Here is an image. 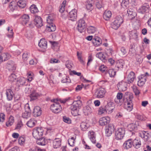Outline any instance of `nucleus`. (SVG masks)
<instances>
[{"mask_svg":"<svg viewBox=\"0 0 151 151\" xmlns=\"http://www.w3.org/2000/svg\"><path fill=\"white\" fill-rule=\"evenodd\" d=\"M81 105V102L79 100L74 101L73 104L71 106L70 109L71 110V112L74 116H76L78 114L79 107Z\"/></svg>","mask_w":151,"mask_h":151,"instance_id":"1","label":"nucleus"},{"mask_svg":"<svg viewBox=\"0 0 151 151\" xmlns=\"http://www.w3.org/2000/svg\"><path fill=\"white\" fill-rule=\"evenodd\" d=\"M59 100L57 99L53 100L54 103L50 106V109L55 113H58L60 112L62 109V107L58 102Z\"/></svg>","mask_w":151,"mask_h":151,"instance_id":"2","label":"nucleus"},{"mask_svg":"<svg viewBox=\"0 0 151 151\" xmlns=\"http://www.w3.org/2000/svg\"><path fill=\"white\" fill-rule=\"evenodd\" d=\"M123 20L121 16H117L114 19V21L111 23L112 27L115 29H117L123 23Z\"/></svg>","mask_w":151,"mask_h":151,"instance_id":"3","label":"nucleus"},{"mask_svg":"<svg viewBox=\"0 0 151 151\" xmlns=\"http://www.w3.org/2000/svg\"><path fill=\"white\" fill-rule=\"evenodd\" d=\"M77 28L81 33L84 32L86 28V25L85 21L83 19H80L77 23Z\"/></svg>","mask_w":151,"mask_h":151,"instance_id":"4","label":"nucleus"},{"mask_svg":"<svg viewBox=\"0 0 151 151\" xmlns=\"http://www.w3.org/2000/svg\"><path fill=\"white\" fill-rule=\"evenodd\" d=\"M125 133L124 129L120 128L115 132V137L117 140H120L122 139Z\"/></svg>","mask_w":151,"mask_h":151,"instance_id":"5","label":"nucleus"},{"mask_svg":"<svg viewBox=\"0 0 151 151\" xmlns=\"http://www.w3.org/2000/svg\"><path fill=\"white\" fill-rule=\"evenodd\" d=\"M106 92V91L104 88H100L96 90L94 96L97 98H102L104 96Z\"/></svg>","mask_w":151,"mask_h":151,"instance_id":"6","label":"nucleus"},{"mask_svg":"<svg viewBox=\"0 0 151 151\" xmlns=\"http://www.w3.org/2000/svg\"><path fill=\"white\" fill-rule=\"evenodd\" d=\"M43 130L41 127H38L37 129L34 130L32 135L35 139H39L41 137L43 134Z\"/></svg>","mask_w":151,"mask_h":151,"instance_id":"7","label":"nucleus"},{"mask_svg":"<svg viewBox=\"0 0 151 151\" xmlns=\"http://www.w3.org/2000/svg\"><path fill=\"white\" fill-rule=\"evenodd\" d=\"M24 108L25 112L22 113V116L24 118L27 119L30 117L31 111L29 104H26Z\"/></svg>","mask_w":151,"mask_h":151,"instance_id":"8","label":"nucleus"},{"mask_svg":"<svg viewBox=\"0 0 151 151\" xmlns=\"http://www.w3.org/2000/svg\"><path fill=\"white\" fill-rule=\"evenodd\" d=\"M127 83L123 81L119 82L117 85V87L120 91H126L127 89Z\"/></svg>","mask_w":151,"mask_h":151,"instance_id":"9","label":"nucleus"},{"mask_svg":"<svg viewBox=\"0 0 151 151\" xmlns=\"http://www.w3.org/2000/svg\"><path fill=\"white\" fill-rule=\"evenodd\" d=\"M114 104L113 102H108L105 107L106 113L108 114L112 113L114 108Z\"/></svg>","mask_w":151,"mask_h":151,"instance_id":"10","label":"nucleus"},{"mask_svg":"<svg viewBox=\"0 0 151 151\" xmlns=\"http://www.w3.org/2000/svg\"><path fill=\"white\" fill-rule=\"evenodd\" d=\"M77 11L76 9L72 10L69 13L68 17L69 19L72 21H75L77 17Z\"/></svg>","mask_w":151,"mask_h":151,"instance_id":"11","label":"nucleus"},{"mask_svg":"<svg viewBox=\"0 0 151 151\" xmlns=\"http://www.w3.org/2000/svg\"><path fill=\"white\" fill-rule=\"evenodd\" d=\"M6 67L9 70L14 72L16 69V66L13 61H9L6 64Z\"/></svg>","mask_w":151,"mask_h":151,"instance_id":"12","label":"nucleus"},{"mask_svg":"<svg viewBox=\"0 0 151 151\" xmlns=\"http://www.w3.org/2000/svg\"><path fill=\"white\" fill-rule=\"evenodd\" d=\"M110 120V117L108 116L101 118L99 121L100 124L102 126H105L109 123Z\"/></svg>","mask_w":151,"mask_h":151,"instance_id":"13","label":"nucleus"},{"mask_svg":"<svg viewBox=\"0 0 151 151\" xmlns=\"http://www.w3.org/2000/svg\"><path fill=\"white\" fill-rule=\"evenodd\" d=\"M21 23L23 25H26L29 22V17L28 15L24 14L20 18Z\"/></svg>","mask_w":151,"mask_h":151,"instance_id":"14","label":"nucleus"},{"mask_svg":"<svg viewBox=\"0 0 151 151\" xmlns=\"http://www.w3.org/2000/svg\"><path fill=\"white\" fill-rule=\"evenodd\" d=\"M34 22L36 26L38 28L43 26L42 19L40 16H35Z\"/></svg>","mask_w":151,"mask_h":151,"instance_id":"15","label":"nucleus"},{"mask_svg":"<svg viewBox=\"0 0 151 151\" xmlns=\"http://www.w3.org/2000/svg\"><path fill=\"white\" fill-rule=\"evenodd\" d=\"M135 78L136 77L133 71L130 72L127 75V77L128 83H132Z\"/></svg>","mask_w":151,"mask_h":151,"instance_id":"16","label":"nucleus"},{"mask_svg":"<svg viewBox=\"0 0 151 151\" xmlns=\"http://www.w3.org/2000/svg\"><path fill=\"white\" fill-rule=\"evenodd\" d=\"M33 113L35 117L40 116L42 114V111L39 106H36L34 109Z\"/></svg>","mask_w":151,"mask_h":151,"instance_id":"17","label":"nucleus"},{"mask_svg":"<svg viewBox=\"0 0 151 151\" xmlns=\"http://www.w3.org/2000/svg\"><path fill=\"white\" fill-rule=\"evenodd\" d=\"M6 94L7 99L8 101L12 100L14 96L13 91L10 89H7L6 90Z\"/></svg>","mask_w":151,"mask_h":151,"instance_id":"18","label":"nucleus"},{"mask_svg":"<svg viewBox=\"0 0 151 151\" xmlns=\"http://www.w3.org/2000/svg\"><path fill=\"white\" fill-rule=\"evenodd\" d=\"M114 130V127L112 125H109L106 129V136H110Z\"/></svg>","mask_w":151,"mask_h":151,"instance_id":"19","label":"nucleus"},{"mask_svg":"<svg viewBox=\"0 0 151 151\" xmlns=\"http://www.w3.org/2000/svg\"><path fill=\"white\" fill-rule=\"evenodd\" d=\"M139 135L142 138H144L145 140H147L150 136V134L147 132L145 131H141L139 133Z\"/></svg>","mask_w":151,"mask_h":151,"instance_id":"20","label":"nucleus"},{"mask_svg":"<svg viewBox=\"0 0 151 151\" xmlns=\"http://www.w3.org/2000/svg\"><path fill=\"white\" fill-rule=\"evenodd\" d=\"M133 145L131 139H129L126 141L123 144V148L126 149H128L131 148Z\"/></svg>","mask_w":151,"mask_h":151,"instance_id":"21","label":"nucleus"},{"mask_svg":"<svg viewBox=\"0 0 151 151\" xmlns=\"http://www.w3.org/2000/svg\"><path fill=\"white\" fill-rule=\"evenodd\" d=\"M124 64V62L121 59L117 61L115 66L116 69L118 70L119 69L123 68Z\"/></svg>","mask_w":151,"mask_h":151,"instance_id":"22","label":"nucleus"},{"mask_svg":"<svg viewBox=\"0 0 151 151\" xmlns=\"http://www.w3.org/2000/svg\"><path fill=\"white\" fill-rule=\"evenodd\" d=\"M139 80L137 85L139 86H141L145 84L146 81V77L142 75L139 77Z\"/></svg>","mask_w":151,"mask_h":151,"instance_id":"23","label":"nucleus"},{"mask_svg":"<svg viewBox=\"0 0 151 151\" xmlns=\"http://www.w3.org/2000/svg\"><path fill=\"white\" fill-rule=\"evenodd\" d=\"M61 139L59 138L55 139L53 142V147L55 148H57L59 147L61 145Z\"/></svg>","mask_w":151,"mask_h":151,"instance_id":"24","label":"nucleus"},{"mask_svg":"<svg viewBox=\"0 0 151 151\" xmlns=\"http://www.w3.org/2000/svg\"><path fill=\"white\" fill-rule=\"evenodd\" d=\"M47 42L44 39H41L38 43L39 46L43 49L47 48Z\"/></svg>","mask_w":151,"mask_h":151,"instance_id":"25","label":"nucleus"},{"mask_svg":"<svg viewBox=\"0 0 151 151\" xmlns=\"http://www.w3.org/2000/svg\"><path fill=\"white\" fill-rule=\"evenodd\" d=\"M132 144L134 147L137 149L140 148L141 144L140 139H136L132 142Z\"/></svg>","mask_w":151,"mask_h":151,"instance_id":"26","label":"nucleus"},{"mask_svg":"<svg viewBox=\"0 0 151 151\" xmlns=\"http://www.w3.org/2000/svg\"><path fill=\"white\" fill-rule=\"evenodd\" d=\"M133 104L132 101H127V104H125L124 106V108L128 111H130L133 109Z\"/></svg>","mask_w":151,"mask_h":151,"instance_id":"27","label":"nucleus"},{"mask_svg":"<svg viewBox=\"0 0 151 151\" xmlns=\"http://www.w3.org/2000/svg\"><path fill=\"white\" fill-rule=\"evenodd\" d=\"M141 12L142 13L148 12L150 10V6L147 4H145L140 8Z\"/></svg>","mask_w":151,"mask_h":151,"instance_id":"28","label":"nucleus"},{"mask_svg":"<svg viewBox=\"0 0 151 151\" xmlns=\"http://www.w3.org/2000/svg\"><path fill=\"white\" fill-rule=\"evenodd\" d=\"M10 57L8 53H4L2 54L0 56V62H2L7 60Z\"/></svg>","mask_w":151,"mask_h":151,"instance_id":"29","label":"nucleus"},{"mask_svg":"<svg viewBox=\"0 0 151 151\" xmlns=\"http://www.w3.org/2000/svg\"><path fill=\"white\" fill-rule=\"evenodd\" d=\"M111 15L110 11L106 10L103 15L104 18L106 20H108L111 17Z\"/></svg>","mask_w":151,"mask_h":151,"instance_id":"30","label":"nucleus"},{"mask_svg":"<svg viewBox=\"0 0 151 151\" xmlns=\"http://www.w3.org/2000/svg\"><path fill=\"white\" fill-rule=\"evenodd\" d=\"M8 80L12 83L16 82L17 81V76L14 73H11L9 76Z\"/></svg>","mask_w":151,"mask_h":151,"instance_id":"31","label":"nucleus"},{"mask_svg":"<svg viewBox=\"0 0 151 151\" xmlns=\"http://www.w3.org/2000/svg\"><path fill=\"white\" fill-rule=\"evenodd\" d=\"M37 139L36 143L37 144L41 145H45L46 141L45 139L43 137H40Z\"/></svg>","mask_w":151,"mask_h":151,"instance_id":"32","label":"nucleus"},{"mask_svg":"<svg viewBox=\"0 0 151 151\" xmlns=\"http://www.w3.org/2000/svg\"><path fill=\"white\" fill-rule=\"evenodd\" d=\"M92 110L89 106H86L84 107L83 112L85 115H88L92 112Z\"/></svg>","mask_w":151,"mask_h":151,"instance_id":"33","label":"nucleus"},{"mask_svg":"<svg viewBox=\"0 0 151 151\" xmlns=\"http://www.w3.org/2000/svg\"><path fill=\"white\" fill-rule=\"evenodd\" d=\"M52 18L50 16H48L47 18V22L48 24L47 25V29L49 28V27H52L53 26V25H55L52 23Z\"/></svg>","mask_w":151,"mask_h":151,"instance_id":"34","label":"nucleus"},{"mask_svg":"<svg viewBox=\"0 0 151 151\" xmlns=\"http://www.w3.org/2000/svg\"><path fill=\"white\" fill-rule=\"evenodd\" d=\"M39 96L38 93L36 92L35 91H33L30 95V100H34L37 99Z\"/></svg>","mask_w":151,"mask_h":151,"instance_id":"35","label":"nucleus"},{"mask_svg":"<svg viewBox=\"0 0 151 151\" xmlns=\"http://www.w3.org/2000/svg\"><path fill=\"white\" fill-rule=\"evenodd\" d=\"M137 125L135 123H132L128 126V129L130 132L137 129Z\"/></svg>","mask_w":151,"mask_h":151,"instance_id":"36","label":"nucleus"},{"mask_svg":"<svg viewBox=\"0 0 151 151\" xmlns=\"http://www.w3.org/2000/svg\"><path fill=\"white\" fill-rule=\"evenodd\" d=\"M36 121L34 119H31L27 123V126L30 127H32L35 125Z\"/></svg>","mask_w":151,"mask_h":151,"instance_id":"37","label":"nucleus"},{"mask_svg":"<svg viewBox=\"0 0 151 151\" xmlns=\"http://www.w3.org/2000/svg\"><path fill=\"white\" fill-rule=\"evenodd\" d=\"M89 124L86 122H82L81 123L80 127L82 130L85 131L89 127Z\"/></svg>","mask_w":151,"mask_h":151,"instance_id":"38","label":"nucleus"},{"mask_svg":"<svg viewBox=\"0 0 151 151\" xmlns=\"http://www.w3.org/2000/svg\"><path fill=\"white\" fill-rule=\"evenodd\" d=\"M93 43H96V45L98 46L102 43L101 40L99 37H96L93 39Z\"/></svg>","mask_w":151,"mask_h":151,"instance_id":"39","label":"nucleus"},{"mask_svg":"<svg viewBox=\"0 0 151 151\" xmlns=\"http://www.w3.org/2000/svg\"><path fill=\"white\" fill-rule=\"evenodd\" d=\"M25 1L24 0H20L17 3L18 5L21 8H24L26 6Z\"/></svg>","mask_w":151,"mask_h":151,"instance_id":"40","label":"nucleus"},{"mask_svg":"<svg viewBox=\"0 0 151 151\" xmlns=\"http://www.w3.org/2000/svg\"><path fill=\"white\" fill-rule=\"evenodd\" d=\"M30 12L32 13H35L38 12V10L36 6L34 4L32 5L29 8Z\"/></svg>","mask_w":151,"mask_h":151,"instance_id":"41","label":"nucleus"},{"mask_svg":"<svg viewBox=\"0 0 151 151\" xmlns=\"http://www.w3.org/2000/svg\"><path fill=\"white\" fill-rule=\"evenodd\" d=\"M106 74H108L111 77H114L116 75V72L113 69L109 70L106 73Z\"/></svg>","mask_w":151,"mask_h":151,"instance_id":"42","label":"nucleus"},{"mask_svg":"<svg viewBox=\"0 0 151 151\" xmlns=\"http://www.w3.org/2000/svg\"><path fill=\"white\" fill-rule=\"evenodd\" d=\"M135 115L136 118L138 120L144 121L145 119L144 116L139 113H136L135 114Z\"/></svg>","mask_w":151,"mask_h":151,"instance_id":"43","label":"nucleus"},{"mask_svg":"<svg viewBox=\"0 0 151 151\" xmlns=\"http://www.w3.org/2000/svg\"><path fill=\"white\" fill-rule=\"evenodd\" d=\"M14 122V117L11 116L9 118L8 121L6 122V125L7 127L10 126L13 124Z\"/></svg>","mask_w":151,"mask_h":151,"instance_id":"44","label":"nucleus"},{"mask_svg":"<svg viewBox=\"0 0 151 151\" xmlns=\"http://www.w3.org/2000/svg\"><path fill=\"white\" fill-rule=\"evenodd\" d=\"M26 80L24 78H21L18 80H17V82L18 83H20V85L23 86L26 85Z\"/></svg>","mask_w":151,"mask_h":151,"instance_id":"45","label":"nucleus"},{"mask_svg":"<svg viewBox=\"0 0 151 151\" xmlns=\"http://www.w3.org/2000/svg\"><path fill=\"white\" fill-rule=\"evenodd\" d=\"M87 31L88 33L93 34L96 31V29L94 27L90 26L87 28Z\"/></svg>","mask_w":151,"mask_h":151,"instance_id":"46","label":"nucleus"},{"mask_svg":"<svg viewBox=\"0 0 151 151\" xmlns=\"http://www.w3.org/2000/svg\"><path fill=\"white\" fill-rule=\"evenodd\" d=\"M138 34L136 31H133L131 32L130 36L134 39H137V38Z\"/></svg>","mask_w":151,"mask_h":151,"instance_id":"47","label":"nucleus"},{"mask_svg":"<svg viewBox=\"0 0 151 151\" xmlns=\"http://www.w3.org/2000/svg\"><path fill=\"white\" fill-rule=\"evenodd\" d=\"M66 3V1H64L62 3L61 5L60 6L59 11L60 12L63 13L64 12Z\"/></svg>","mask_w":151,"mask_h":151,"instance_id":"48","label":"nucleus"},{"mask_svg":"<svg viewBox=\"0 0 151 151\" xmlns=\"http://www.w3.org/2000/svg\"><path fill=\"white\" fill-rule=\"evenodd\" d=\"M76 138L71 137L70 139H69L68 140V143L71 146H73L74 145V143L75 141Z\"/></svg>","mask_w":151,"mask_h":151,"instance_id":"49","label":"nucleus"},{"mask_svg":"<svg viewBox=\"0 0 151 151\" xmlns=\"http://www.w3.org/2000/svg\"><path fill=\"white\" fill-rule=\"evenodd\" d=\"M129 3V0H123L121 3V6L124 8L127 7Z\"/></svg>","mask_w":151,"mask_h":151,"instance_id":"50","label":"nucleus"},{"mask_svg":"<svg viewBox=\"0 0 151 151\" xmlns=\"http://www.w3.org/2000/svg\"><path fill=\"white\" fill-rule=\"evenodd\" d=\"M19 143L21 145H24L25 142L24 138L22 137H20L19 139Z\"/></svg>","mask_w":151,"mask_h":151,"instance_id":"51","label":"nucleus"},{"mask_svg":"<svg viewBox=\"0 0 151 151\" xmlns=\"http://www.w3.org/2000/svg\"><path fill=\"white\" fill-rule=\"evenodd\" d=\"M132 88L136 95L137 96L139 94V91L137 87L136 86H133L132 87Z\"/></svg>","mask_w":151,"mask_h":151,"instance_id":"52","label":"nucleus"},{"mask_svg":"<svg viewBox=\"0 0 151 151\" xmlns=\"http://www.w3.org/2000/svg\"><path fill=\"white\" fill-rule=\"evenodd\" d=\"M63 121L65 123L68 124H70L71 123V120L70 119L65 116L63 117Z\"/></svg>","mask_w":151,"mask_h":151,"instance_id":"53","label":"nucleus"},{"mask_svg":"<svg viewBox=\"0 0 151 151\" xmlns=\"http://www.w3.org/2000/svg\"><path fill=\"white\" fill-rule=\"evenodd\" d=\"M105 112H106L105 108H104L103 107H100L98 110L99 113L100 114L104 113Z\"/></svg>","mask_w":151,"mask_h":151,"instance_id":"54","label":"nucleus"},{"mask_svg":"<svg viewBox=\"0 0 151 151\" xmlns=\"http://www.w3.org/2000/svg\"><path fill=\"white\" fill-rule=\"evenodd\" d=\"M99 70L102 72H105L107 71L106 68V66L104 65H101L99 68Z\"/></svg>","mask_w":151,"mask_h":151,"instance_id":"55","label":"nucleus"},{"mask_svg":"<svg viewBox=\"0 0 151 151\" xmlns=\"http://www.w3.org/2000/svg\"><path fill=\"white\" fill-rule=\"evenodd\" d=\"M70 80L69 78L66 76L62 80V82L63 83H66L67 82H70Z\"/></svg>","mask_w":151,"mask_h":151,"instance_id":"56","label":"nucleus"},{"mask_svg":"<svg viewBox=\"0 0 151 151\" xmlns=\"http://www.w3.org/2000/svg\"><path fill=\"white\" fill-rule=\"evenodd\" d=\"M93 5L91 4H88L86 5V8L87 10L91 11L92 9Z\"/></svg>","mask_w":151,"mask_h":151,"instance_id":"57","label":"nucleus"},{"mask_svg":"<svg viewBox=\"0 0 151 151\" xmlns=\"http://www.w3.org/2000/svg\"><path fill=\"white\" fill-rule=\"evenodd\" d=\"M53 26L52 27H49V28H48L47 30L50 32H54V31L56 29V26L55 25H53Z\"/></svg>","mask_w":151,"mask_h":151,"instance_id":"58","label":"nucleus"},{"mask_svg":"<svg viewBox=\"0 0 151 151\" xmlns=\"http://www.w3.org/2000/svg\"><path fill=\"white\" fill-rule=\"evenodd\" d=\"M123 96V94L121 92H119L117 93L116 96L117 99L119 100L121 99Z\"/></svg>","mask_w":151,"mask_h":151,"instance_id":"59","label":"nucleus"},{"mask_svg":"<svg viewBox=\"0 0 151 151\" xmlns=\"http://www.w3.org/2000/svg\"><path fill=\"white\" fill-rule=\"evenodd\" d=\"M96 6L98 9H100L102 7L101 2H98L96 3Z\"/></svg>","mask_w":151,"mask_h":151,"instance_id":"60","label":"nucleus"},{"mask_svg":"<svg viewBox=\"0 0 151 151\" xmlns=\"http://www.w3.org/2000/svg\"><path fill=\"white\" fill-rule=\"evenodd\" d=\"M5 119V115L1 113L0 114V121L3 122Z\"/></svg>","mask_w":151,"mask_h":151,"instance_id":"61","label":"nucleus"},{"mask_svg":"<svg viewBox=\"0 0 151 151\" xmlns=\"http://www.w3.org/2000/svg\"><path fill=\"white\" fill-rule=\"evenodd\" d=\"M112 50L111 49L109 48L106 51V54L108 56H110L112 55Z\"/></svg>","mask_w":151,"mask_h":151,"instance_id":"62","label":"nucleus"},{"mask_svg":"<svg viewBox=\"0 0 151 151\" xmlns=\"http://www.w3.org/2000/svg\"><path fill=\"white\" fill-rule=\"evenodd\" d=\"M22 58L24 62L27 60L28 59L27 53H23L22 55Z\"/></svg>","mask_w":151,"mask_h":151,"instance_id":"63","label":"nucleus"},{"mask_svg":"<svg viewBox=\"0 0 151 151\" xmlns=\"http://www.w3.org/2000/svg\"><path fill=\"white\" fill-rule=\"evenodd\" d=\"M60 61L54 58L51 59L50 60L51 63H58Z\"/></svg>","mask_w":151,"mask_h":151,"instance_id":"64","label":"nucleus"}]
</instances>
